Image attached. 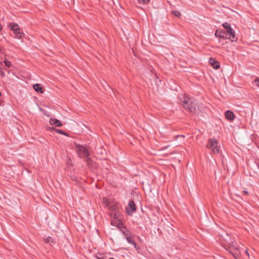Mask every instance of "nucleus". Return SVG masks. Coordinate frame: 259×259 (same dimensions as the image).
I'll list each match as a JSON object with an SVG mask.
<instances>
[{
  "label": "nucleus",
  "instance_id": "393cba45",
  "mask_svg": "<svg viewBox=\"0 0 259 259\" xmlns=\"http://www.w3.org/2000/svg\"><path fill=\"white\" fill-rule=\"evenodd\" d=\"M224 113H233V112L231 110H228L226 111Z\"/></svg>",
  "mask_w": 259,
  "mask_h": 259
},
{
  "label": "nucleus",
  "instance_id": "f8f14e48",
  "mask_svg": "<svg viewBox=\"0 0 259 259\" xmlns=\"http://www.w3.org/2000/svg\"><path fill=\"white\" fill-rule=\"evenodd\" d=\"M33 88L36 92L39 93H43L45 91V90L42 88L41 84L38 83L33 84Z\"/></svg>",
  "mask_w": 259,
  "mask_h": 259
},
{
  "label": "nucleus",
  "instance_id": "0eeeda50",
  "mask_svg": "<svg viewBox=\"0 0 259 259\" xmlns=\"http://www.w3.org/2000/svg\"><path fill=\"white\" fill-rule=\"evenodd\" d=\"M106 205L109 210L113 211H116L119 208V205L117 203L110 204L109 202H106Z\"/></svg>",
  "mask_w": 259,
  "mask_h": 259
},
{
  "label": "nucleus",
  "instance_id": "412c9836",
  "mask_svg": "<svg viewBox=\"0 0 259 259\" xmlns=\"http://www.w3.org/2000/svg\"><path fill=\"white\" fill-rule=\"evenodd\" d=\"M4 62V64H5V65L6 66H7L8 67H11V63L10 61L5 60Z\"/></svg>",
  "mask_w": 259,
  "mask_h": 259
},
{
  "label": "nucleus",
  "instance_id": "20e7f679",
  "mask_svg": "<svg viewBox=\"0 0 259 259\" xmlns=\"http://www.w3.org/2000/svg\"><path fill=\"white\" fill-rule=\"evenodd\" d=\"M206 147L212 150L214 154H218L220 152V148L218 145L217 140L215 139H210L208 140Z\"/></svg>",
  "mask_w": 259,
  "mask_h": 259
},
{
  "label": "nucleus",
  "instance_id": "5701e85b",
  "mask_svg": "<svg viewBox=\"0 0 259 259\" xmlns=\"http://www.w3.org/2000/svg\"><path fill=\"white\" fill-rule=\"evenodd\" d=\"M180 137L184 139L185 138V136L182 135H177V136H176L174 138H175V140H176L178 139V138H180Z\"/></svg>",
  "mask_w": 259,
  "mask_h": 259
},
{
  "label": "nucleus",
  "instance_id": "f3484780",
  "mask_svg": "<svg viewBox=\"0 0 259 259\" xmlns=\"http://www.w3.org/2000/svg\"><path fill=\"white\" fill-rule=\"evenodd\" d=\"M46 243H50L51 245L53 243H55L54 240L51 237H48L45 239Z\"/></svg>",
  "mask_w": 259,
  "mask_h": 259
},
{
  "label": "nucleus",
  "instance_id": "f257e3e1",
  "mask_svg": "<svg viewBox=\"0 0 259 259\" xmlns=\"http://www.w3.org/2000/svg\"><path fill=\"white\" fill-rule=\"evenodd\" d=\"M179 98L180 104L187 111L193 113L201 112L198 107L196 108L197 102L194 98L190 97L187 94H181Z\"/></svg>",
  "mask_w": 259,
  "mask_h": 259
},
{
  "label": "nucleus",
  "instance_id": "ddd939ff",
  "mask_svg": "<svg viewBox=\"0 0 259 259\" xmlns=\"http://www.w3.org/2000/svg\"><path fill=\"white\" fill-rule=\"evenodd\" d=\"M87 165L89 168H93L96 167V164L93 160L90 158H87L86 159Z\"/></svg>",
  "mask_w": 259,
  "mask_h": 259
},
{
  "label": "nucleus",
  "instance_id": "1a4fd4ad",
  "mask_svg": "<svg viewBox=\"0 0 259 259\" xmlns=\"http://www.w3.org/2000/svg\"><path fill=\"white\" fill-rule=\"evenodd\" d=\"M209 63L211 65L212 67L215 69H218L220 67V64L219 62L215 60L214 59L210 58L209 59Z\"/></svg>",
  "mask_w": 259,
  "mask_h": 259
},
{
  "label": "nucleus",
  "instance_id": "a211bd4d",
  "mask_svg": "<svg viewBox=\"0 0 259 259\" xmlns=\"http://www.w3.org/2000/svg\"><path fill=\"white\" fill-rule=\"evenodd\" d=\"M122 233L126 237L130 234V231L125 227H123V229L121 230Z\"/></svg>",
  "mask_w": 259,
  "mask_h": 259
},
{
  "label": "nucleus",
  "instance_id": "39448f33",
  "mask_svg": "<svg viewBox=\"0 0 259 259\" xmlns=\"http://www.w3.org/2000/svg\"><path fill=\"white\" fill-rule=\"evenodd\" d=\"M76 148L79 158H88V157L89 156L90 154L88 149L84 146L78 144L76 146Z\"/></svg>",
  "mask_w": 259,
  "mask_h": 259
},
{
  "label": "nucleus",
  "instance_id": "bb28decb",
  "mask_svg": "<svg viewBox=\"0 0 259 259\" xmlns=\"http://www.w3.org/2000/svg\"><path fill=\"white\" fill-rule=\"evenodd\" d=\"M243 193L245 195H248V192L246 191V190H244L243 191Z\"/></svg>",
  "mask_w": 259,
  "mask_h": 259
},
{
  "label": "nucleus",
  "instance_id": "dca6fc26",
  "mask_svg": "<svg viewBox=\"0 0 259 259\" xmlns=\"http://www.w3.org/2000/svg\"><path fill=\"white\" fill-rule=\"evenodd\" d=\"M225 115L226 118L230 121H232L235 117V114H225Z\"/></svg>",
  "mask_w": 259,
  "mask_h": 259
},
{
  "label": "nucleus",
  "instance_id": "4be33fe9",
  "mask_svg": "<svg viewBox=\"0 0 259 259\" xmlns=\"http://www.w3.org/2000/svg\"><path fill=\"white\" fill-rule=\"evenodd\" d=\"M254 82H255V84L259 87V78L257 77L255 79Z\"/></svg>",
  "mask_w": 259,
  "mask_h": 259
},
{
  "label": "nucleus",
  "instance_id": "c756f323",
  "mask_svg": "<svg viewBox=\"0 0 259 259\" xmlns=\"http://www.w3.org/2000/svg\"><path fill=\"white\" fill-rule=\"evenodd\" d=\"M168 147V146H166V147H164L163 148V149H165L167 148Z\"/></svg>",
  "mask_w": 259,
  "mask_h": 259
},
{
  "label": "nucleus",
  "instance_id": "6e6552de",
  "mask_svg": "<svg viewBox=\"0 0 259 259\" xmlns=\"http://www.w3.org/2000/svg\"><path fill=\"white\" fill-rule=\"evenodd\" d=\"M215 35L217 37L222 38H228V36H227L225 33L224 30L217 29L215 32Z\"/></svg>",
  "mask_w": 259,
  "mask_h": 259
},
{
  "label": "nucleus",
  "instance_id": "b1692460",
  "mask_svg": "<svg viewBox=\"0 0 259 259\" xmlns=\"http://www.w3.org/2000/svg\"><path fill=\"white\" fill-rule=\"evenodd\" d=\"M1 69L2 68H0L1 75L2 76L4 77L5 76V73L2 70H1Z\"/></svg>",
  "mask_w": 259,
  "mask_h": 259
},
{
  "label": "nucleus",
  "instance_id": "c85d7f7f",
  "mask_svg": "<svg viewBox=\"0 0 259 259\" xmlns=\"http://www.w3.org/2000/svg\"><path fill=\"white\" fill-rule=\"evenodd\" d=\"M97 259H104V258H101V257H97Z\"/></svg>",
  "mask_w": 259,
  "mask_h": 259
},
{
  "label": "nucleus",
  "instance_id": "9d476101",
  "mask_svg": "<svg viewBox=\"0 0 259 259\" xmlns=\"http://www.w3.org/2000/svg\"><path fill=\"white\" fill-rule=\"evenodd\" d=\"M231 243H233V241H231V242L229 243L228 246L226 249L230 253H231L235 258H236L237 255V249L235 248L234 251V247H232Z\"/></svg>",
  "mask_w": 259,
  "mask_h": 259
},
{
  "label": "nucleus",
  "instance_id": "4468645a",
  "mask_svg": "<svg viewBox=\"0 0 259 259\" xmlns=\"http://www.w3.org/2000/svg\"><path fill=\"white\" fill-rule=\"evenodd\" d=\"M48 130L50 131V132L54 131L57 133H59V134L63 135L68 136L66 132H64L63 131H62L61 130L55 128V127H49L48 128Z\"/></svg>",
  "mask_w": 259,
  "mask_h": 259
},
{
  "label": "nucleus",
  "instance_id": "2eb2a0df",
  "mask_svg": "<svg viewBox=\"0 0 259 259\" xmlns=\"http://www.w3.org/2000/svg\"><path fill=\"white\" fill-rule=\"evenodd\" d=\"M130 234H129L128 235H127V236H126V241L129 243H131V244H132L134 245V247L137 248V249H138V248L137 247V244H136V243L135 242V241H134V240H133L132 237L130 236Z\"/></svg>",
  "mask_w": 259,
  "mask_h": 259
},
{
  "label": "nucleus",
  "instance_id": "aec40b11",
  "mask_svg": "<svg viewBox=\"0 0 259 259\" xmlns=\"http://www.w3.org/2000/svg\"><path fill=\"white\" fill-rule=\"evenodd\" d=\"M137 1L139 4H146L150 2V0H137Z\"/></svg>",
  "mask_w": 259,
  "mask_h": 259
},
{
  "label": "nucleus",
  "instance_id": "cd10ccee",
  "mask_svg": "<svg viewBox=\"0 0 259 259\" xmlns=\"http://www.w3.org/2000/svg\"><path fill=\"white\" fill-rule=\"evenodd\" d=\"M245 253H246V254L248 256H249V253H248V250H247V249H246V250H245Z\"/></svg>",
  "mask_w": 259,
  "mask_h": 259
},
{
  "label": "nucleus",
  "instance_id": "a878e982",
  "mask_svg": "<svg viewBox=\"0 0 259 259\" xmlns=\"http://www.w3.org/2000/svg\"><path fill=\"white\" fill-rule=\"evenodd\" d=\"M255 163H256V165H257V166L258 168L259 169V160H256V161H255Z\"/></svg>",
  "mask_w": 259,
  "mask_h": 259
},
{
  "label": "nucleus",
  "instance_id": "7c9ffc66",
  "mask_svg": "<svg viewBox=\"0 0 259 259\" xmlns=\"http://www.w3.org/2000/svg\"><path fill=\"white\" fill-rule=\"evenodd\" d=\"M109 259H115V258H113V257H110V258H109Z\"/></svg>",
  "mask_w": 259,
  "mask_h": 259
},
{
  "label": "nucleus",
  "instance_id": "423d86ee",
  "mask_svg": "<svg viewBox=\"0 0 259 259\" xmlns=\"http://www.w3.org/2000/svg\"><path fill=\"white\" fill-rule=\"evenodd\" d=\"M126 212L128 215H132L134 212L136 210V206L134 201L131 200L128 202L127 206L125 208Z\"/></svg>",
  "mask_w": 259,
  "mask_h": 259
},
{
  "label": "nucleus",
  "instance_id": "9b49d317",
  "mask_svg": "<svg viewBox=\"0 0 259 259\" xmlns=\"http://www.w3.org/2000/svg\"><path fill=\"white\" fill-rule=\"evenodd\" d=\"M50 124L51 125H54L56 127H60L62 125V124L60 120L53 118H51L50 119Z\"/></svg>",
  "mask_w": 259,
  "mask_h": 259
},
{
  "label": "nucleus",
  "instance_id": "7ed1b4c3",
  "mask_svg": "<svg viewBox=\"0 0 259 259\" xmlns=\"http://www.w3.org/2000/svg\"><path fill=\"white\" fill-rule=\"evenodd\" d=\"M223 26L224 28L226 29L225 30V33L228 36V38L230 39L231 41H234L237 40V38L235 35V31L232 28L230 24L228 23H225L223 24Z\"/></svg>",
  "mask_w": 259,
  "mask_h": 259
},
{
  "label": "nucleus",
  "instance_id": "f03ea898",
  "mask_svg": "<svg viewBox=\"0 0 259 259\" xmlns=\"http://www.w3.org/2000/svg\"><path fill=\"white\" fill-rule=\"evenodd\" d=\"M9 27L10 28V30L13 31V34H11L12 36L16 38H21L23 36L24 34L22 30L19 28V25L15 23H12L9 24Z\"/></svg>",
  "mask_w": 259,
  "mask_h": 259
},
{
  "label": "nucleus",
  "instance_id": "6ab92c4d",
  "mask_svg": "<svg viewBox=\"0 0 259 259\" xmlns=\"http://www.w3.org/2000/svg\"><path fill=\"white\" fill-rule=\"evenodd\" d=\"M171 14L179 18L181 16V13L178 11H172Z\"/></svg>",
  "mask_w": 259,
  "mask_h": 259
}]
</instances>
